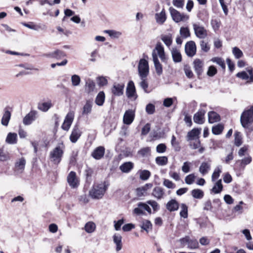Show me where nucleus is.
I'll list each match as a JSON object with an SVG mask.
<instances>
[{"label":"nucleus","instance_id":"c756f323","mask_svg":"<svg viewBox=\"0 0 253 253\" xmlns=\"http://www.w3.org/2000/svg\"><path fill=\"white\" fill-rule=\"evenodd\" d=\"M156 22L160 24H163L166 20V16L165 9H163L159 13L155 14Z\"/></svg>","mask_w":253,"mask_h":253},{"label":"nucleus","instance_id":"1a4fd4ad","mask_svg":"<svg viewBox=\"0 0 253 253\" xmlns=\"http://www.w3.org/2000/svg\"><path fill=\"white\" fill-rule=\"evenodd\" d=\"M124 87V84L115 83L111 88V91L114 95L120 96L123 94Z\"/></svg>","mask_w":253,"mask_h":253},{"label":"nucleus","instance_id":"9b49d317","mask_svg":"<svg viewBox=\"0 0 253 253\" xmlns=\"http://www.w3.org/2000/svg\"><path fill=\"white\" fill-rule=\"evenodd\" d=\"M126 95L128 98H132L134 96L135 99L137 98L135 87L132 81H130L128 83L126 89Z\"/></svg>","mask_w":253,"mask_h":253},{"label":"nucleus","instance_id":"72a5a7b5","mask_svg":"<svg viewBox=\"0 0 253 253\" xmlns=\"http://www.w3.org/2000/svg\"><path fill=\"white\" fill-rule=\"evenodd\" d=\"M22 24L27 28L35 31H38L40 29L42 30L46 29V26L45 25H43L42 27H41L39 25H36L32 22H30V23H22Z\"/></svg>","mask_w":253,"mask_h":253},{"label":"nucleus","instance_id":"f257e3e1","mask_svg":"<svg viewBox=\"0 0 253 253\" xmlns=\"http://www.w3.org/2000/svg\"><path fill=\"white\" fill-rule=\"evenodd\" d=\"M108 184L105 181L94 185L89 191V196L93 199L102 198L108 189Z\"/></svg>","mask_w":253,"mask_h":253},{"label":"nucleus","instance_id":"37998d69","mask_svg":"<svg viewBox=\"0 0 253 253\" xmlns=\"http://www.w3.org/2000/svg\"><path fill=\"white\" fill-rule=\"evenodd\" d=\"M26 164V161L24 158L19 159L15 163L16 170H23Z\"/></svg>","mask_w":253,"mask_h":253},{"label":"nucleus","instance_id":"2f4dec72","mask_svg":"<svg viewBox=\"0 0 253 253\" xmlns=\"http://www.w3.org/2000/svg\"><path fill=\"white\" fill-rule=\"evenodd\" d=\"M223 189L221 179L218 180L211 189V192L214 194L220 193Z\"/></svg>","mask_w":253,"mask_h":253},{"label":"nucleus","instance_id":"cd10ccee","mask_svg":"<svg viewBox=\"0 0 253 253\" xmlns=\"http://www.w3.org/2000/svg\"><path fill=\"white\" fill-rule=\"evenodd\" d=\"M133 163L131 162H125L120 166V169L123 172L128 173L133 168Z\"/></svg>","mask_w":253,"mask_h":253},{"label":"nucleus","instance_id":"7c9ffc66","mask_svg":"<svg viewBox=\"0 0 253 253\" xmlns=\"http://www.w3.org/2000/svg\"><path fill=\"white\" fill-rule=\"evenodd\" d=\"M141 81L139 83V85L140 86V87L144 90V91L146 93H148L150 92V90H148V82L147 81V78H142L140 77Z\"/></svg>","mask_w":253,"mask_h":253},{"label":"nucleus","instance_id":"58836bf2","mask_svg":"<svg viewBox=\"0 0 253 253\" xmlns=\"http://www.w3.org/2000/svg\"><path fill=\"white\" fill-rule=\"evenodd\" d=\"M17 134L15 133L9 132L6 138V142L8 144H15L16 143Z\"/></svg>","mask_w":253,"mask_h":253},{"label":"nucleus","instance_id":"de8ad7c7","mask_svg":"<svg viewBox=\"0 0 253 253\" xmlns=\"http://www.w3.org/2000/svg\"><path fill=\"white\" fill-rule=\"evenodd\" d=\"M181 210L180 215L181 217L186 218L188 217V207L185 204H181L180 205Z\"/></svg>","mask_w":253,"mask_h":253},{"label":"nucleus","instance_id":"864d4df0","mask_svg":"<svg viewBox=\"0 0 253 253\" xmlns=\"http://www.w3.org/2000/svg\"><path fill=\"white\" fill-rule=\"evenodd\" d=\"M171 144L175 151H179L180 150V146L179 142L176 140L174 135H172L171 140Z\"/></svg>","mask_w":253,"mask_h":253},{"label":"nucleus","instance_id":"603ef678","mask_svg":"<svg viewBox=\"0 0 253 253\" xmlns=\"http://www.w3.org/2000/svg\"><path fill=\"white\" fill-rule=\"evenodd\" d=\"M234 144L236 146H240L242 144V137L241 132L236 131L235 133Z\"/></svg>","mask_w":253,"mask_h":253},{"label":"nucleus","instance_id":"2eb2a0df","mask_svg":"<svg viewBox=\"0 0 253 253\" xmlns=\"http://www.w3.org/2000/svg\"><path fill=\"white\" fill-rule=\"evenodd\" d=\"M105 153V148L103 146L96 148L91 153V156L96 160H100L103 157Z\"/></svg>","mask_w":253,"mask_h":253},{"label":"nucleus","instance_id":"7ed1b4c3","mask_svg":"<svg viewBox=\"0 0 253 253\" xmlns=\"http://www.w3.org/2000/svg\"><path fill=\"white\" fill-rule=\"evenodd\" d=\"M242 126L244 128H247L249 125L253 122V106L250 109L245 110L242 114L240 118Z\"/></svg>","mask_w":253,"mask_h":253},{"label":"nucleus","instance_id":"5701e85b","mask_svg":"<svg viewBox=\"0 0 253 253\" xmlns=\"http://www.w3.org/2000/svg\"><path fill=\"white\" fill-rule=\"evenodd\" d=\"M201 129L198 128H193L188 132L187 135V140L192 141L199 139V135L200 133Z\"/></svg>","mask_w":253,"mask_h":253},{"label":"nucleus","instance_id":"9d476101","mask_svg":"<svg viewBox=\"0 0 253 253\" xmlns=\"http://www.w3.org/2000/svg\"><path fill=\"white\" fill-rule=\"evenodd\" d=\"M67 181L70 185L73 188L78 187L79 184V181L77 178L76 173L74 171H71L67 176Z\"/></svg>","mask_w":253,"mask_h":253},{"label":"nucleus","instance_id":"4d7b16f0","mask_svg":"<svg viewBox=\"0 0 253 253\" xmlns=\"http://www.w3.org/2000/svg\"><path fill=\"white\" fill-rule=\"evenodd\" d=\"M150 175L151 173L148 170H142L140 171V178L142 180H147Z\"/></svg>","mask_w":253,"mask_h":253},{"label":"nucleus","instance_id":"3c124183","mask_svg":"<svg viewBox=\"0 0 253 253\" xmlns=\"http://www.w3.org/2000/svg\"><path fill=\"white\" fill-rule=\"evenodd\" d=\"M152 224L149 220H145L142 221L141 225H140L141 228L146 231L147 233L149 231V229H151Z\"/></svg>","mask_w":253,"mask_h":253},{"label":"nucleus","instance_id":"4be33fe9","mask_svg":"<svg viewBox=\"0 0 253 253\" xmlns=\"http://www.w3.org/2000/svg\"><path fill=\"white\" fill-rule=\"evenodd\" d=\"M152 195L158 200L163 199L165 195L164 189L161 187H155L153 190Z\"/></svg>","mask_w":253,"mask_h":253},{"label":"nucleus","instance_id":"c03bdc74","mask_svg":"<svg viewBox=\"0 0 253 253\" xmlns=\"http://www.w3.org/2000/svg\"><path fill=\"white\" fill-rule=\"evenodd\" d=\"M155 161L159 166H165L168 162V159L166 156H159L156 158Z\"/></svg>","mask_w":253,"mask_h":253},{"label":"nucleus","instance_id":"a878e982","mask_svg":"<svg viewBox=\"0 0 253 253\" xmlns=\"http://www.w3.org/2000/svg\"><path fill=\"white\" fill-rule=\"evenodd\" d=\"M51 100H47V101L40 102L38 105V109L42 112L47 111L52 107Z\"/></svg>","mask_w":253,"mask_h":253},{"label":"nucleus","instance_id":"412c9836","mask_svg":"<svg viewBox=\"0 0 253 253\" xmlns=\"http://www.w3.org/2000/svg\"><path fill=\"white\" fill-rule=\"evenodd\" d=\"M171 54L174 63H179L182 61V55L179 49L175 47L172 48Z\"/></svg>","mask_w":253,"mask_h":253},{"label":"nucleus","instance_id":"8fccbe9b","mask_svg":"<svg viewBox=\"0 0 253 253\" xmlns=\"http://www.w3.org/2000/svg\"><path fill=\"white\" fill-rule=\"evenodd\" d=\"M181 36L184 39H186L190 36V32L188 27H182L179 31Z\"/></svg>","mask_w":253,"mask_h":253},{"label":"nucleus","instance_id":"a211bd4d","mask_svg":"<svg viewBox=\"0 0 253 253\" xmlns=\"http://www.w3.org/2000/svg\"><path fill=\"white\" fill-rule=\"evenodd\" d=\"M153 51H155L156 52V51L157 52V54L160 58L161 60L163 62H165L166 60V57L165 56L164 48L163 46H162L161 43L158 42L157 43L155 48Z\"/></svg>","mask_w":253,"mask_h":253},{"label":"nucleus","instance_id":"6ab92c4d","mask_svg":"<svg viewBox=\"0 0 253 253\" xmlns=\"http://www.w3.org/2000/svg\"><path fill=\"white\" fill-rule=\"evenodd\" d=\"M153 51H155L156 52V51L157 52V54L160 58L161 60L163 62H165L166 60V57L165 56L164 48L163 46H162L161 43L158 42L157 43L155 48Z\"/></svg>","mask_w":253,"mask_h":253},{"label":"nucleus","instance_id":"f8f14e48","mask_svg":"<svg viewBox=\"0 0 253 253\" xmlns=\"http://www.w3.org/2000/svg\"><path fill=\"white\" fill-rule=\"evenodd\" d=\"M82 133V132L78 126H75L70 136V141L72 143H76L81 136Z\"/></svg>","mask_w":253,"mask_h":253},{"label":"nucleus","instance_id":"20e7f679","mask_svg":"<svg viewBox=\"0 0 253 253\" xmlns=\"http://www.w3.org/2000/svg\"><path fill=\"white\" fill-rule=\"evenodd\" d=\"M169 10L172 20L176 23L185 22L189 19L188 15L184 13H180L172 7H169Z\"/></svg>","mask_w":253,"mask_h":253},{"label":"nucleus","instance_id":"f3484780","mask_svg":"<svg viewBox=\"0 0 253 253\" xmlns=\"http://www.w3.org/2000/svg\"><path fill=\"white\" fill-rule=\"evenodd\" d=\"M248 72L249 75H248L246 72L243 71L238 73L236 76L237 77L243 80H247L249 79L250 82H253V70L249 69Z\"/></svg>","mask_w":253,"mask_h":253},{"label":"nucleus","instance_id":"680f3d73","mask_svg":"<svg viewBox=\"0 0 253 253\" xmlns=\"http://www.w3.org/2000/svg\"><path fill=\"white\" fill-rule=\"evenodd\" d=\"M232 53L235 57L237 59H239L243 55L242 51L238 47H234L233 48Z\"/></svg>","mask_w":253,"mask_h":253},{"label":"nucleus","instance_id":"bf43d9fd","mask_svg":"<svg viewBox=\"0 0 253 253\" xmlns=\"http://www.w3.org/2000/svg\"><path fill=\"white\" fill-rule=\"evenodd\" d=\"M221 172V168L220 167H217L214 170L212 176H211V180L212 181H215L216 179H217L220 175V173Z\"/></svg>","mask_w":253,"mask_h":253},{"label":"nucleus","instance_id":"774afa93","mask_svg":"<svg viewBox=\"0 0 253 253\" xmlns=\"http://www.w3.org/2000/svg\"><path fill=\"white\" fill-rule=\"evenodd\" d=\"M217 72V69L214 66H210L207 71V75L209 77H213Z\"/></svg>","mask_w":253,"mask_h":253},{"label":"nucleus","instance_id":"e433bc0d","mask_svg":"<svg viewBox=\"0 0 253 253\" xmlns=\"http://www.w3.org/2000/svg\"><path fill=\"white\" fill-rule=\"evenodd\" d=\"M105 93L103 91H100L95 98V103L98 106L103 105L105 100Z\"/></svg>","mask_w":253,"mask_h":253},{"label":"nucleus","instance_id":"a18cd8bd","mask_svg":"<svg viewBox=\"0 0 253 253\" xmlns=\"http://www.w3.org/2000/svg\"><path fill=\"white\" fill-rule=\"evenodd\" d=\"M203 210L207 211L214 212V207L212 205L210 200H208L204 203Z\"/></svg>","mask_w":253,"mask_h":253},{"label":"nucleus","instance_id":"6e6552de","mask_svg":"<svg viewBox=\"0 0 253 253\" xmlns=\"http://www.w3.org/2000/svg\"><path fill=\"white\" fill-rule=\"evenodd\" d=\"M38 115V112L36 110H31L23 118V123L26 126L31 125L33 121L36 120Z\"/></svg>","mask_w":253,"mask_h":253},{"label":"nucleus","instance_id":"6e6d98bb","mask_svg":"<svg viewBox=\"0 0 253 253\" xmlns=\"http://www.w3.org/2000/svg\"><path fill=\"white\" fill-rule=\"evenodd\" d=\"M65 55L64 52L58 50L49 54V56L57 59L61 58V57H64Z\"/></svg>","mask_w":253,"mask_h":253},{"label":"nucleus","instance_id":"ddd939ff","mask_svg":"<svg viewBox=\"0 0 253 253\" xmlns=\"http://www.w3.org/2000/svg\"><path fill=\"white\" fill-rule=\"evenodd\" d=\"M134 112L132 110H128L126 111L123 117V122L125 124L130 125L133 121L134 119Z\"/></svg>","mask_w":253,"mask_h":253},{"label":"nucleus","instance_id":"423d86ee","mask_svg":"<svg viewBox=\"0 0 253 253\" xmlns=\"http://www.w3.org/2000/svg\"><path fill=\"white\" fill-rule=\"evenodd\" d=\"M193 30L196 36L199 39H205L207 36V31L201 25L199 22L193 23L192 24Z\"/></svg>","mask_w":253,"mask_h":253},{"label":"nucleus","instance_id":"b1692460","mask_svg":"<svg viewBox=\"0 0 253 253\" xmlns=\"http://www.w3.org/2000/svg\"><path fill=\"white\" fill-rule=\"evenodd\" d=\"M153 184L152 183H147L141 187L137 188L136 189L137 196L138 197H142L144 196L146 191L148 189L151 188Z\"/></svg>","mask_w":253,"mask_h":253},{"label":"nucleus","instance_id":"393cba45","mask_svg":"<svg viewBox=\"0 0 253 253\" xmlns=\"http://www.w3.org/2000/svg\"><path fill=\"white\" fill-rule=\"evenodd\" d=\"M166 208L170 212L176 211L179 208V204L175 199H171L166 204Z\"/></svg>","mask_w":253,"mask_h":253},{"label":"nucleus","instance_id":"e2e57ef3","mask_svg":"<svg viewBox=\"0 0 253 253\" xmlns=\"http://www.w3.org/2000/svg\"><path fill=\"white\" fill-rule=\"evenodd\" d=\"M145 110L148 114H153L155 112V106L152 103H149L146 105Z\"/></svg>","mask_w":253,"mask_h":253},{"label":"nucleus","instance_id":"aec40b11","mask_svg":"<svg viewBox=\"0 0 253 253\" xmlns=\"http://www.w3.org/2000/svg\"><path fill=\"white\" fill-rule=\"evenodd\" d=\"M206 111L203 109H201L197 112L193 117V120L195 123L202 124L204 123V116Z\"/></svg>","mask_w":253,"mask_h":253},{"label":"nucleus","instance_id":"f03ea898","mask_svg":"<svg viewBox=\"0 0 253 253\" xmlns=\"http://www.w3.org/2000/svg\"><path fill=\"white\" fill-rule=\"evenodd\" d=\"M65 146L63 143L58 144L49 154L50 161L55 165H58L62 160Z\"/></svg>","mask_w":253,"mask_h":253},{"label":"nucleus","instance_id":"39448f33","mask_svg":"<svg viewBox=\"0 0 253 253\" xmlns=\"http://www.w3.org/2000/svg\"><path fill=\"white\" fill-rule=\"evenodd\" d=\"M138 74L140 77L147 78L149 73L148 61L145 59H141L138 66Z\"/></svg>","mask_w":253,"mask_h":253},{"label":"nucleus","instance_id":"c9c22d12","mask_svg":"<svg viewBox=\"0 0 253 253\" xmlns=\"http://www.w3.org/2000/svg\"><path fill=\"white\" fill-rule=\"evenodd\" d=\"M11 117V113L8 111L6 110L3 115L1 119V124L4 126H7L8 124L9 121Z\"/></svg>","mask_w":253,"mask_h":253},{"label":"nucleus","instance_id":"5fc2aeb1","mask_svg":"<svg viewBox=\"0 0 253 253\" xmlns=\"http://www.w3.org/2000/svg\"><path fill=\"white\" fill-rule=\"evenodd\" d=\"M252 161V157L248 155L247 157L242 159L241 160L239 161L240 162V166L244 168L246 165L250 164Z\"/></svg>","mask_w":253,"mask_h":253},{"label":"nucleus","instance_id":"79ce46f5","mask_svg":"<svg viewBox=\"0 0 253 253\" xmlns=\"http://www.w3.org/2000/svg\"><path fill=\"white\" fill-rule=\"evenodd\" d=\"M92 107V102L88 100L87 101L83 107V115H88L89 114L91 111Z\"/></svg>","mask_w":253,"mask_h":253},{"label":"nucleus","instance_id":"f704fd0d","mask_svg":"<svg viewBox=\"0 0 253 253\" xmlns=\"http://www.w3.org/2000/svg\"><path fill=\"white\" fill-rule=\"evenodd\" d=\"M161 40L168 47H169L172 42V39L171 34L162 35L161 36Z\"/></svg>","mask_w":253,"mask_h":253},{"label":"nucleus","instance_id":"c85d7f7f","mask_svg":"<svg viewBox=\"0 0 253 253\" xmlns=\"http://www.w3.org/2000/svg\"><path fill=\"white\" fill-rule=\"evenodd\" d=\"M209 122L212 124L220 120V116L215 112L210 111L208 113Z\"/></svg>","mask_w":253,"mask_h":253},{"label":"nucleus","instance_id":"13d9d810","mask_svg":"<svg viewBox=\"0 0 253 253\" xmlns=\"http://www.w3.org/2000/svg\"><path fill=\"white\" fill-rule=\"evenodd\" d=\"M71 82L73 86H78L81 83V78L79 76L74 75L71 77Z\"/></svg>","mask_w":253,"mask_h":253},{"label":"nucleus","instance_id":"4468645a","mask_svg":"<svg viewBox=\"0 0 253 253\" xmlns=\"http://www.w3.org/2000/svg\"><path fill=\"white\" fill-rule=\"evenodd\" d=\"M152 57L156 72L157 74L160 76L163 73V68L162 65L160 64L158 60V55H157V53L155 52V51H153L152 52Z\"/></svg>","mask_w":253,"mask_h":253},{"label":"nucleus","instance_id":"052dcab7","mask_svg":"<svg viewBox=\"0 0 253 253\" xmlns=\"http://www.w3.org/2000/svg\"><path fill=\"white\" fill-rule=\"evenodd\" d=\"M196 178L194 174L192 173L187 175L185 178V181L187 184L191 185L194 183Z\"/></svg>","mask_w":253,"mask_h":253},{"label":"nucleus","instance_id":"ea45409f","mask_svg":"<svg viewBox=\"0 0 253 253\" xmlns=\"http://www.w3.org/2000/svg\"><path fill=\"white\" fill-rule=\"evenodd\" d=\"M211 61L214 63H216L217 64L220 66L223 70L225 69L226 65L224 60L221 57H213L211 59Z\"/></svg>","mask_w":253,"mask_h":253},{"label":"nucleus","instance_id":"dca6fc26","mask_svg":"<svg viewBox=\"0 0 253 253\" xmlns=\"http://www.w3.org/2000/svg\"><path fill=\"white\" fill-rule=\"evenodd\" d=\"M194 69L198 76L202 75L203 72V62L199 59H196L193 62Z\"/></svg>","mask_w":253,"mask_h":253},{"label":"nucleus","instance_id":"473e14b6","mask_svg":"<svg viewBox=\"0 0 253 253\" xmlns=\"http://www.w3.org/2000/svg\"><path fill=\"white\" fill-rule=\"evenodd\" d=\"M113 241L116 245V251H120L122 248L121 236L119 235H114L113 236Z\"/></svg>","mask_w":253,"mask_h":253},{"label":"nucleus","instance_id":"69168bd1","mask_svg":"<svg viewBox=\"0 0 253 253\" xmlns=\"http://www.w3.org/2000/svg\"><path fill=\"white\" fill-rule=\"evenodd\" d=\"M106 33H107L110 37L118 38L122 35L120 32L116 31L114 30H106L105 31Z\"/></svg>","mask_w":253,"mask_h":253},{"label":"nucleus","instance_id":"bb28decb","mask_svg":"<svg viewBox=\"0 0 253 253\" xmlns=\"http://www.w3.org/2000/svg\"><path fill=\"white\" fill-rule=\"evenodd\" d=\"M211 168V164L210 162H204L202 163L199 167V171L203 175H204L209 172Z\"/></svg>","mask_w":253,"mask_h":253},{"label":"nucleus","instance_id":"49530a36","mask_svg":"<svg viewBox=\"0 0 253 253\" xmlns=\"http://www.w3.org/2000/svg\"><path fill=\"white\" fill-rule=\"evenodd\" d=\"M224 129L223 126L221 124H218L216 126H212V132L215 135L220 134Z\"/></svg>","mask_w":253,"mask_h":253},{"label":"nucleus","instance_id":"338daca9","mask_svg":"<svg viewBox=\"0 0 253 253\" xmlns=\"http://www.w3.org/2000/svg\"><path fill=\"white\" fill-rule=\"evenodd\" d=\"M150 151L151 149L149 147H145L139 150L138 154L142 157H144L150 154Z\"/></svg>","mask_w":253,"mask_h":253},{"label":"nucleus","instance_id":"09e8293b","mask_svg":"<svg viewBox=\"0 0 253 253\" xmlns=\"http://www.w3.org/2000/svg\"><path fill=\"white\" fill-rule=\"evenodd\" d=\"M95 224L92 222H87L84 226L85 231L88 233H92L95 229Z\"/></svg>","mask_w":253,"mask_h":253},{"label":"nucleus","instance_id":"4c0bfd02","mask_svg":"<svg viewBox=\"0 0 253 253\" xmlns=\"http://www.w3.org/2000/svg\"><path fill=\"white\" fill-rule=\"evenodd\" d=\"M95 88V83L94 82L91 80L90 79H88L86 81L85 85V90L87 93H90L91 91H93Z\"/></svg>","mask_w":253,"mask_h":253},{"label":"nucleus","instance_id":"0eeeda50","mask_svg":"<svg viewBox=\"0 0 253 253\" xmlns=\"http://www.w3.org/2000/svg\"><path fill=\"white\" fill-rule=\"evenodd\" d=\"M185 51L189 57H193L196 52V46L194 42H188L185 45Z\"/></svg>","mask_w":253,"mask_h":253},{"label":"nucleus","instance_id":"a19ab883","mask_svg":"<svg viewBox=\"0 0 253 253\" xmlns=\"http://www.w3.org/2000/svg\"><path fill=\"white\" fill-rule=\"evenodd\" d=\"M191 195L194 198L201 199L204 197V193L201 189H195L192 190Z\"/></svg>","mask_w":253,"mask_h":253},{"label":"nucleus","instance_id":"0e129e2a","mask_svg":"<svg viewBox=\"0 0 253 253\" xmlns=\"http://www.w3.org/2000/svg\"><path fill=\"white\" fill-rule=\"evenodd\" d=\"M188 247L191 249H197L199 247V243L197 240H191L189 239Z\"/></svg>","mask_w":253,"mask_h":253}]
</instances>
